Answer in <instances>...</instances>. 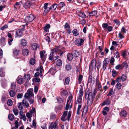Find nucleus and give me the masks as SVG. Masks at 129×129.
<instances>
[{
	"instance_id": "nucleus-59",
	"label": "nucleus",
	"mask_w": 129,
	"mask_h": 129,
	"mask_svg": "<svg viewBox=\"0 0 129 129\" xmlns=\"http://www.w3.org/2000/svg\"><path fill=\"white\" fill-rule=\"evenodd\" d=\"M68 93V92L66 90H63L62 92V95L65 96Z\"/></svg>"
},
{
	"instance_id": "nucleus-50",
	"label": "nucleus",
	"mask_w": 129,
	"mask_h": 129,
	"mask_svg": "<svg viewBox=\"0 0 129 129\" xmlns=\"http://www.w3.org/2000/svg\"><path fill=\"white\" fill-rule=\"evenodd\" d=\"M102 26L103 28L105 30V29H107L109 26L108 24L107 23H104L102 24Z\"/></svg>"
},
{
	"instance_id": "nucleus-25",
	"label": "nucleus",
	"mask_w": 129,
	"mask_h": 129,
	"mask_svg": "<svg viewBox=\"0 0 129 129\" xmlns=\"http://www.w3.org/2000/svg\"><path fill=\"white\" fill-rule=\"evenodd\" d=\"M57 66L60 67L62 65V62L60 59H58L55 62Z\"/></svg>"
},
{
	"instance_id": "nucleus-58",
	"label": "nucleus",
	"mask_w": 129,
	"mask_h": 129,
	"mask_svg": "<svg viewBox=\"0 0 129 129\" xmlns=\"http://www.w3.org/2000/svg\"><path fill=\"white\" fill-rule=\"evenodd\" d=\"M8 28V25L7 24H5L3 26H1L0 28V29L2 30H3L7 28Z\"/></svg>"
},
{
	"instance_id": "nucleus-17",
	"label": "nucleus",
	"mask_w": 129,
	"mask_h": 129,
	"mask_svg": "<svg viewBox=\"0 0 129 129\" xmlns=\"http://www.w3.org/2000/svg\"><path fill=\"white\" fill-rule=\"evenodd\" d=\"M23 78H21L19 76L17 79V83L20 84L23 83L24 82Z\"/></svg>"
},
{
	"instance_id": "nucleus-12",
	"label": "nucleus",
	"mask_w": 129,
	"mask_h": 129,
	"mask_svg": "<svg viewBox=\"0 0 129 129\" xmlns=\"http://www.w3.org/2000/svg\"><path fill=\"white\" fill-rule=\"evenodd\" d=\"M13 52L14 56L16 58H18V57H16L18 56L20 52L19 50L16 48H14L13 50Z\"/></svg>"
},
{
	"instance_id": "nucleus-28",
	"label": "nucleus",
	"mask_w": 129,
	"mask_h": 129,
	"mask_svg": "<svg viewBox=\"0 0 129 129\" xmlns=\"http://www.w3.org/2000/svg\"><path fill=\"white\" fill-rule=\"evenodd\" d=\"M50 25L49 24H47L44 27V29L46 32H49V29L50 28Z\"/></svg>"
},
{
	"instance_id": "nucleus-57",
	"label": "nucleus",
	"mask_w": 129,
	"mask_h": 129,
	"mask_svg": "<svg viewBox=\"0 0 129 129\" xmlns=\"http://www.w3.org/2000/svg\"><path fill=\"white\" fill-rule=\"evenodd\" d=\"M0 75L2 77H4L5 76V73L3 72V70L1 69L0 70Z\"/></svg>"
},
{
	"instance_id": "nucleus-2",
	"label": "nucleus",
	"mask_w": 129,
	"mask_h": 129,
	"mask_svg": "<svg viewBox=\"0 0 129 129\" xmlns=\"http://www.w3.org/2000/svg\"><path fill=\"white\" fill-rule=\"evenodd\" d=\"M73 98V96L71 94H70L69 97L68 98V100L67 102V104L66 105L65 109L66 110H68L70 108L71 109L72 107L73 106V102L72 101L71 103L72 99Z\"/></svg>"
},
{
	"instance_id": "nucleus-4",
	"label": "nucleus",
	"mask_w": 129,
	"mask_h": 129,
	"mask_svg": "<svg viewBox=\"0 0 129 129\" xmlns=\"http://www.w3.org/2000/svg\"><path fill=\"white\" fill-rule=\"evenodd\" d=\"M85 40V38L77 39L75 41V44L78 46H81L83 45Z\"/></svg>"
},
{
	"instance_id": "nucleus-21",
	"label": "nucleus",
	"mask_w": 129,
	"mask_h": 129,
	"mask_svg": "<svg viewBox=\"0 0 129 129\" xmlns=\"http://www.w3.org/2000/svg\"><path fill=\"white\" fill-rule=\"evenodd\" d=\"M31 48L32 50H36L39 47L38 46V45L36 43H34L31 45Z\"/></svg>"
},
{
	"instance_id": "nucleus-1",
	"label": "nucleus",
	"mask_w": 129,
	"mask_h": 129,
	"mask_svg": "<svg viewBox=\"0 0 129 129\" xmlns=\"http://www.w3.org/2000/svg\"><path fill=\"white\" fill-rule=\"evenodd\" d=\"M87 95H88L87 104L88 105L90 106L92 104L93 100L95 96L93 95L92 92H90L88 94L86 93L85 94L86 97Z\"/></svg>"
},
{
	"instance_id": "nucleus-15",
	"label": "nucleus",
	"mask_w": 129,
	"mask_h": 129,
	"mask_svg": "<svg viewBox=\"0 0 129 129\" xmlns=\"http://www.w3.org/2000/svg\"><path fill=\"white\" fill-rule=\"evenodd\" d=\"M127 114V112L126 111L124 110H121L119 113L120 116L122 117H126Z\"/></svg>"
},
{
	"instance_id": "nucleus-47",
	"label": "nucleus",
	"mask_w": 129,
	"mask_h": 129,
	"mask_svg": "<svg viewBox=\"0 0 129 129\" xmlns=\"http://www.w3.org/2000/svg\"><path fill=\"white\" fill-rule=\"evenodd\" d=\"M7 104L8 106H11L13 104V102L11 99H9L7 102Z\"/></svg>"
},
{
	"instance_id": "nucleus-53",
	"label": "nucleus",
	"mask_w": 129,
	"mask_h": 129,
	"mask_svg": "<svg viewBox=\"0 0 129 129\" xmlns=\"http://www.w3.org/2000/svg\"><path fill=\"white\" fill-rule=\"evenodd\" d=\"M70 81V79L69 77H67L65 78V83L67 85H68L69 84Z\"/></svg>"
},
{
	"instance_id": "nucleus-11",
	"label": "nucleus",
	"mask_w": 129,
	"mask_h": 129,
	"mask_svg": "<svg viewBox=\"0 0 129 129\" xmlns=\"http://www.w3.org/2000/svg\"><path fill=\"white\" fill-rule=\"evenodd\" d=\"M111 102V101L110 98L109 97H108L106 101H104L102 103V105L103 106L105 105H109L110 104Z\"/></svg>"
},
{
	"instance_id": "nucleus-9",
	"label": "nucleus",
	"mask_w": 129,
	"mask_h": 129,
	"mask_svg": "<svg viewBox=\"0 0 129 129\" xmlns=\"http://www.w3.org/2000/svg\"><path fill=\"white\" fill-rule=\"evenodd\" d=\"M32 5V3L29 1H27L24 3L23 4V6L25 9L30 8Z\"/></svg>"
},
{
	"instance_id": "nucleus-60",
	"label": "nucleus",
	"mask_w": 129,
	"mask_h": 129,
	"mask_svg": "<svg viewBox=\"0 0 129 129\" xmlns=\"http://www.w3.org/2000/svg\"><path fill=\"white\" fill-rule=\"evenodd\" d=\"M70 28V26L68 23H66L64 25V28L65 29H69Z\"/></svg>"
},
{
	"instance_id": "nucleus-27",
	"label": "nucleus",
	"mask_w": 129,
	"mask_h": 129,
	"mask_svg": "<svg viewBox=\"0 0 129 129\" xmlns=\"http://www.w3.org/2000/svg\"><path fill=\"white\" fill-rule=\"evenodd\" d=\"M9 93L11 97H14L16 93L14 90H11L9 92Z\"/></svg>"
},
{
	"instance_id": "nucleus-6",
	"label": "nucleus",
	"mask_w": 129,
	"mask_h": 129,
	"mask_svg": "<svg viewBox=\"0 0 129 129\" xmlns=\"http://www.w3.org/2000/svg\"><path fill=\"white\" fill-rule=\"evenodd\" d=\"M96 61L95 59L92 60L90 64L89 68L90 69L92 70L96 69Z\"/></svg>"
},
{
	"instance_id": "nucleus-49",
	"label": "nucleus",
	"mask_w": 129,
	"mask_h": 129,
	"mask_svg": "<svg viewBox=\"0 0 129 129\" xmlns=\"http://www.w3.org/2000/svg\"><path fill=\"white\" fill-rule=\"evenodd\" d=\"M114 57L118 58L120 57L118 51H116L114 53Z\"/></svg>"
},
{
	"instance_id": "nucleus-26",
	"label": "nucleus",
	"mask_w": 129,
	"mask_h": 129,
	"mask_svg": "<svg viewBox=\"0 0 129 129\" xmlns=\"http://www.w3.org/2000/svg\"><path fill=\"white\" fill-rule=\"evenodd\" d=\"M0 42L1 44L4 46L6 44L5 39L3 37H2L0 39Z\"/></svg>"
},
{
	"instance_id": "nucleus-52",
	"label": "nucleus",
	"mask_w": 129,
	"mask_h": 129,
	"mask_svg": "<svg viewBox=\"0 0 129 129\" xmlns=\"http://www.w3.org/2000/svg\"><path fill=\"white\" fill-rule=\"evenodd\" d=\"M13 111L15 115H17L18 114V111L17 109L13 108Z\"/></svg>"
},
{
	"instance_id": "nucleus-51",
	"label": "nucleus",
	"mask_w": 129,
	"mask_h": 129,
	"mask_svg": "<svg viewBox=\"0 0 129 129\" xmlns=\"http://www.w3.org/2000/svg\"><path fill=\"white\" fill-rule=\"evenodd\" d=\"M115 68L117 70H121L123 69L121 64H119L116 66Z\"/></svg>"
},
{
	"instance_id": "nucleus-55",
	"label": "nucleus",
	"mask_w": 129,
	"mask_h": 129,
	"mask_svg": "<svg viewBox=\"0 0 129 129\" xmlns=\"http://www.w3.org/2000/svg\"><path fill=\"white\" fill-rule=\"evenodd\" d=\"M112 76L113 77H116L117 74V72L115 70H112Z\"/></svg>"
},
{
	"instance_id": "nucleus-22",
	"label": "nucleus",
	"mask_w": 129,
	"mask_h": 129,
	"mask_svg": "<svg viewBox=\"0 0 129 129\" xmlns=\"http://www.w3.org/2000/svg\"><path fill=\"white\" fill-rule=\"evenodd\" d=\"M97 12L96 10L92 11L88 13L89 14L88 16L89 17L95 16L97 14Z\"/></svg>"
},
{
	"instance_id": "nucleus-31",
	"label": "nucleus",
	"mask_w": 129,
	"mask_h": 129,
	"mask_svg": "<svg viewBox=\"0 0 129 129\" xmlns=\"http://www.w3.org/2000/svg\"><path fill=\"white\" fill-rule=\"evenodd\" d=\"M79 92V95L78 97L82 98L83 93V88L82 87L80 88Z\"/></svg>"
},
{
	"instance_id": "nucleus-10",
	"label": "nucleus",
	"mask_w": 129,
	"mask_h": 129,
	"mask_svg": "<svg viewBox=\"0 0 129 129\" xmlns=\"http://www.w3.org/2000/svg\"><path fill=\"white\" fill-rule=\"evenodd\" d=\"M88 107L86 105L84 106L82 112V115L84 117H85L87 113Z\"/></svg>"
},
{
	"instance_id": "nucleus-39",
	"label": "nucleus",
	"mask_w": 129,
	"mask_h": 129,
	"mask_svg": "<svg viewBox=\"0 0 129 129\" xmlns=\"http://www.w3.org/2000/svg\"><path fill=\"white\" fill-rule=\"evenodd\" d=\"M48 59L49 60L52 62H54L56 60L55 56H49Z\"/></svg>"
},
{
	"instance_id": "nucleus-44",
	"label": "nucleus",
	"mask_w": 129,
	"mask_h": 129,
	"mask_svg": "<svg viewBox=\"0 0 129 129\" xmlns=\"http://www.w3.org/2000/svg\"><path fill=\"white\" fill-rule=\"evenodd\" d=\"M62 106L60 105H59L58 106L56 107L55 108V110L56 112H58L61 109Z\"/></svg>"
},
{
	"instance_id": "nucleus-62",
	"label": "nucleus",
	"mask_w": 129,
	"mask_h": 129,
	"mask_svg": "<svg viewBox=\"0 0 129 129\" xmlns=\"http://www.w3.org/2000/svg\"><path fill=\"white\" fill-rule=\"evenodd\" d=\"M107 65L103 63V64L102 68L101 69H103V71H104L107 67Z\"/></svg>"
},
{
	"instance_id": "nucleus-13",
	"label": "nucleus",
	"mask_w": 129,
	"mask_h": 129,
	"mask_svg": "<svg viewBox=\"0 0 129 129\" xmlns=\"http://www.w3.org/2000/svg\"><path fill=\"white\" fill-rule=\"evenodd\" d=\"M67 58L68 61L72 60L74 57L73 54L71 53H69L67 55Z\"/></svg>"
},
{
	"instance_id": "nucleus-7",
	"label": "nucleus",
	"mask_w": 129,
	"mask_h": 129,
	"mask_svg": "<svg viewBox=\"0 0 129 129\" xmlns=\"http://www.w3.org/2000/svg\"><path fill=\"white\" fill-rule=\"evenodd\" d=\"M45 53L46 51L44 50L41 51L40 52V57L43 62L45 61L47 56V54H45Z\"/></svg>"
},
{
	"instance_id": "nucleus-63",
	"label": "nucleus",
	"mask_w": 129,
	"mask_h": 129,
	"mask_svg": "<svg viewBox=\"0 0 129 129\" xmlns=\"http://www.w3.org/2000/svg\"><path fill=\"white\" fill-rule=\"evenodd\" d=\"M20 118L22 119L24 121H25L26 119V118L25 114H23L21 115Z\"/></svg>"
},
{
	"instance_id": "nucleus-5",
	"label": "nucleus",
	"mask_w": 129,
	"mask_h": 129,
	"mask_svg": "<svg viewBox=\"0 0 129 129\" xmlns=\"http://www.w3.org/2000/svg\"><path fill=\"white\" fill-rule=\"evenodd\" d=\"M82 98L78 97L77 99V102L78 103L80 104L78 106V108L77 110V112L76 113L77 114L79 115L80 114V109L81 108L82 105L80 104L82 102Z\"/></svg>"
},
{
	"instance_id": "nucleus-35",
	"label": "nucleus",
	"mask_w": 129,
	"mask_h": 129,
	"mask_svg": "<svg viewBox=\"0 0 129 129\" xmlns=\"http://www.w3.org/2000/svg\"><path fill=\"white\" fill-rule=\"evenodd\" d=\"M72 33H73V35L75 36H77L79 34V33L78 32L77 30L76 29H75L72 31Z\"/></svg>"
},
{
	"instance_id": "nucleus-36",
	"label": "nucleus",
	"mask_w": 129,
	"mask_h": 129,
	"mask_svg": "<svg viewBox=\"0 0 129 129\" xmlns=\"http://www.w3.org/2000/svg\"><path fill=\"white\" fill-rule=\"evenodd\" d=\"M29 51L28 49H25L23 51V54L24 55H28L29 54Z\"/></svg>"
},
{
	"instance_id": "nucleus-23",
	"label": "nucleus",
	"mask_w": 129,
	"mask_h": 129,
	"mask_svg": "<svg viewBox=\"0 0 129 129\" xmlns=\"http://www.w3.org/2000/svg\"><path fill=\"white\" fill-rule=\"evenodd\" d=\"M78 16L82 18H87L88 17L86 16L84 13L81 11L79 12Z\"/></svg>"
},
{
	"instance_id": "nucleus-45",
	"label": "nucleus",
	"mask_w": 129,
	"mask_h": 129,
	"mask_svg": "<svg viewBox=\"0 0 129 129\" xmlns=\"http://www.w3.org/2000/svg\"><path fill=\"white\" fill-rule=\"evenodd\" d=\"M21 43L22 45L25 46L26 45V42L25 40L23 39L21 40Z\"/></svg>"
},
{
	"instance_id": "nucleus-38",
	"label": "nucleus",
	"mask_w": 129,
	"mask_h": 129,
	"mask_svg": "<svg viewBox=\"0 0 129 129\" xmlns=\"http://www.w3.org/2000/svg\"><path fill=\"white\" fill-rule=\"evenodd\" d=\"M65 68L67 71H70L71 69L72 66L70 64H66Z\"/></svg>"
},
{
	"instance_id": "nucleus-37",
	"label": "nucleus",
	"mask_w": 129,
	"mask_h": 129,
	"mask_svg": "<svg viewBox=\"0 0 129 129\" xmlns=\"http://www.w3.org/2000/svg\"><path fill=\"white\" fill-rule=\"evenodd\" d=\"M83 78V76L81 75H79L78 79V82L79 84H80L81 83Z\"/></svg>"
},
{
	"instance_id": "nucleus-30",
	"label": "nucleus",
	"mask_w": 129,
	"mask_h": 129,
	"mask_svg": "<svg viewBox=\"0 0 129 129\" xmlns=\"http://www.w3.org/2000/svg\"><path fill=\"white\" fill-rule=\"evenodd\" d=\"M33 91L34 90L32 88H30L28 89L27 91V92L26 93H29L30 94V95H33L34 96V95L33 94Z\"/></svg>"
},
{
	"instance_id": "nucleus-61",
	"label": "nucleus",
	"mask_w": 129,
	"mask_h": 129,
	"mask_svg": "<svg viewBox=\"0 0 129 129\" xmlns=\"http://www.w3.org/2000/svg\"><path fill=\"white\" fill-rule=\"evenodd\" d=\"M115 61V59L113 57H111V59L110 60V63L112 65H113L114 64V62Z\"/></svg>"
},
{
	"instance_id": "nucleus-42",
	"label": "nucleus",
	"mask_w": 129,
	"mask_h": 129,
	"mask_svg": "<svg viewBox=\"0 0 129 129\" xmlns=\"http://www.w3.org/2000/svg\"><path fill=\"white\" fill-rule=\"evenodd\" d=\"M110 59L109 58H107L105 59L103 61V63L107 65L109 62Z\"/></svg>"
},
{
	"instance_id": "nucleus-29",
	"label": "nucleus",
	"mask_w": 129,
	"mask_h": 129,
	"mask_svg": "<svg viewBox=\"0 0 129 129\" xmlns=\"http://www.w3.org/2000/svg\"><path fill=\"white\" fill-rule=\"evenodd\" d=\"M56 123H52L49 126V129H53L54 128V129L56 127Z\"/></svg>"
},
{
	"instance_id": "nucleus-19",
	"label": "nucleus",
	"mask_w": 129,
	"mask_h": 129,
	"mask_svg": "<svg viewBox=\"0 0 129 129\" xmlns=\"http://www.w3.org/2000/svg\"><path fill=\"white\" fill-rule=\"evenodd\" d=\"M23 31L22 29H18L16 31V34L17 36L21 37L22 34V31Z\"/></svg>"
},
{
	"instance_id": "nucleus-3",
	"label": "nucleus",
	"mask_w": 129,
	"mask_h": 129,
	"mask_svg": "<svg viewBox=\"0 0 129 129\" xmlns=\"http://www.w3.org/2000/svg\"><path fill=\"white\" fill-rule=\"evenodd\" d=\"M36 18L35 15L30 14L25 18L24 21L26 22H30L33 21Z\"/></svg>"
},
{
	"instance_id": "nucleus-16",
	"label": "nucleus",
	"mask_w": 129,
	"mask_h": 129,
	"mask_svg": "<svg viewBox=\"0 0 129 129\" xmlns=\"http://www.w3.org/2000/svg\"><path fill=\"white\" fill-rule=\"evenodd\" d=\"M72 53L73 54L74 58H76L79 56V51L76 50H75L73 51Z\"/></svg>"
},
{
	"instance_id": "nucleus-46",
	"label": "nucleus",
	"mask_w": 129,
	"mask_h": 129,
	"mask_svg": "<svg viewBox=\"0 0 129 129\" xmlns=\"http://www.w3.org/2000/svg\"><path fill=\"white\" fill-rule=\"evenodd\" d=\"M122 68L123 67H125L126 68H128V63L126 61H125L123 63L121 64Z\"/></svg>"
},
{
	"instance_id": "nucleus-43",
	"label": "nucleus",
	"mask_w": 129,
	"mask_h": 129,
	"mask_svg": "<svg viewBox=\"0 0 129 129\" xmlns=\"http://www.w3.org/2000/svg\"><path fill=\"white\" fill-rule=\"evenodd\" d=\"M14 116V115L12 114H9L8 115V117L9 119L11 121L13 120Z\"/></svg>"
},
{
	"instance_id": "nucleus-14",
	"label": "nucleus",
	"mask_w": 129,
	"mask_h": 129,
	"mask_svg": "<svg viewBox=\"0 0 129 129\" xmlns=\"http://www.w3.org/2000/svg\"><path fill=\"white\" fill-rule=\"evenodd\" d=\"M24 100H23L22 101V102L19 103L18 107L20 110H21L23 109V107L24 106Z\"/></svg>"
},
{
	"instance_id": "nucleus-32",
	"label": "nucleus",
	"mask_w": 129,
	"mask_h": 129,
	"mask_svg": "<svg viewBox=\"0 0 129 129\" xmlns=\"http://www.w3.org/2000/svg\"><path fill=\"white\" fill-rule=\"evenodd\" d=\"M20 2H16L15 3L14 5V8L16 9H19L21 5L20 4Z\"/></svg>"
},
{
	"instance_id": "nucleus-24",
	"label": "nucleus",
	"mask_w": 129,
	"mask_h": 129,
	"mask_svg": "<svg viewBox=\"0 0 129 129\" xmlns=\"http://www.w3.org/2000/svg\"><path fill=\"white\" fill-rule=\"evenodd\" d=\"M30 75L28 74H25L24 75L23 77V79H25V80L29 81L30 80Z\"/></svg>"
},
{
	"instance_id": "nucleus-34",
	"label": "nucleus",
	"mask_w": 129,
	"mask_h": 129,
	"mask_svg": "<svg viewBox=\"0 0 129 129\" xmlns=\"http://www.w3.org/2000/svg\"><path fill=\"white\" fill-rule=\"evenodd\" d=\"M122 86L121 84L119 82H118L115 85L116 87L117 88L118 90H119L121 89Z\"/></svg>"
},
{
	"instance_id": "nucleus-33",
	"label": "nucleus",
	"mask_w": 129,
	"mask_h": 129,
	"mask_svg": "<svg viewBox=\"0 0 129 129\" xmlns=\"http://www.w3.org/2000/svg\"><path fill=\"white\" fill-rule=\"evenodd\" d=\"M56 70L55 69H54L53 68H51L48 71L51 74H53L56 72Z\"/></svg>"
},
{
	"instance_id": "nucleus-48",
	"label": "nucleus",
	"mask_w": 129,
	"mask_h": 129,
	"mask_svg": "<svg viewBox=\"0 0 129 129\" xmlns=\"http://www.w3.org/2000/svg\"><path fill=\"white\" fill-rule=\"evenodd\" d=\"M94 78H93L92 76L90 75L88 77V83H91L92 82V80H94Z\"/></svg>"
},
{
	"instance_id": "nucleus-41",
	"label": "nucleus",
	"mask_w": 129,
	"mask_h": 129,
	"mask_svg": "<svg viewBox=\"0 0 129 129\" xmlns=\"http://www.w3.org/2000/svg\"><path fill=\"white\" fill-rule=\"evenodd\" d=\"M96 85L99 89V90H100L102 88V86L101 83L99 81H96Z\"/></svg>"
},
{
	"instance_id": "nucleus-54",
	"label": "nucleus",
	"mask_w": 129,
	"mask_h": 129,
	"mask_svg": "<svg viewBox=\"0 0 129 129\" xmlns=\"http://www.w3.org/2000/svg\"><path fill=\"white\" fill-rule=\"evenodd\" d=\"M58 7L61 8L63 7L64 5V3L63 2H61L59 4L57 5Z\"/></svg>"
},
{
	"instance_id": "nucleus-40",
	"label": "nucleus",
	"mask_w": 129,
	"mask_h": 129,
	"mask_svg": "<svg viewBox=\"0 0 129 129\" xmlns=\"http://www.w3.org/2000/svg\"><path fill=\"white\" fill-rule=\"evenodd\" d=\"M113 21L114 22L116 25L118 26L120 24V22L119 20L117 19H114L113 20Z\"/></svg>"
},
{
	"instance_id": "nucleus-8",
	"label": "nucleus",
	"mask_w": 129,
	"mask_h": 129,
	"mask_svg": "<svg viewBox=\"0 0 129 129\" xmlns=\"http://www.w3.org/2000/svg\"><path fill=\"white\" fill-rule=\"evenodd\" d=\"M127 78V76L125 74H122L121 77H119L116 79V81L119 82L121 80L122 81H125Z\"/></svg>"
},
{
	"instance_id": "nucleus-20",
	"label": "nucleus",
	"mask_w": 129,
	"mask_h": 129,
	"mask_svg": "<svg viewBox=\"0 0 129 129\" xmlns=\"http://www.w3.org/2000/svg\"><path fill=\"white\" fill-rule=\"evenodd\" d=\"M25 98L27 99H31L33 98H34V96L30 95V94L26 93L24 95Z\"/></svg>"
},
{
	"instance_id": "nucleus-56",
	"label": "nucleus",
	"mask_w": 129,
	"mask_h": 129,
	"mask_svg": "<svg viewBox=\"0 0 129 129\" xmlns=\"http://www.w3.org/2000/svg\"><path fill=\"white\" fill-rule=\"evenodd\" d=\"M35 62V60L34 58H31L30 59L29 61L31 65L34 64Z\"/></svg>"
},
{
	"instance_id": "nucleus-18",
	"label": "nucleus",
	"mask_w": 129,
	"mask_h": 129,
	"mask_svg": "<svg viewBox=\"0 0 129 129\" xmlns=\"http://www.w3.org/2000/svg\"><path fill=\"white\" fill-rule=\"evenodd\" d=\"M67 111H64L61 117V120L63 121H64L66 120V117L67 114Z\"/></svg>"
},
{
	"instance_id": "nucleus-64",
	"label": "nucleus",
	"mask_w": 129,
	"mask_h": 129,
	"mask_svg": "<svg viewBox=\"0 0 129 129\" xmlns=\"http://www.w3.org/2000/svg\"><path fill=\"white\" fill-rule=\"evenodd\" d=\"M16 85L14 83H12L11 85V88L12 89H14L15 88Z\"/></svg>"
}]
</instances>
